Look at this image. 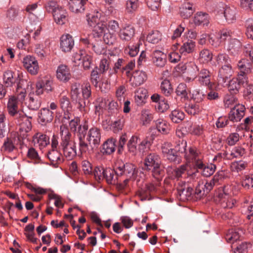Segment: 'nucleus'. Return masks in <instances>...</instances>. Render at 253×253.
<instances>
[{
    "label": "nucleus",
    "instance_id": "nucleus-44",
    "mask_svg": "<svg viewBox=\"0 0 253 253\" xmlns=\"http://www.w3.org/2000/svg\"><path fill=\"white\" fill-rule=\"evenodd\" d=\"M141 121L143 125L149 124L153 118L152 111L148 109L144 108L141 111Z\"/></svg>",
    "mask_w": 253,
    "mask_h": 253
},
{
    "label": "nucleus",
    "instance_id": "nucleus-19",
    "mask_svg": "<svg viewBox=\"0 0 253 253\" xmlns=\"http://www.w3.org/2000/svg\"><path fill=\"white\" fill-rule=\"evenodd\" d=\"M41 94H37L36 91L31 90L28 94V98L26 102L28 108L32 110H38L41 106V102L39 96Z\"/></svg>",
    "mask_w": 253,
    "mask_h": 253
},
{
    "label": "nucleus",
    "instance_id": "nucleus-41",
    "mask_svg": "<svg viewBox=\"0 0 253 253\" xmlns=\"http://www.w3.org/2000/svg\"><path fill=\"white\" fill-rule=\"evenodd\" d=\"M139 141V138L137 136H132L128 141L127 144L129 152L134 155L137 154V144Z\"/></svg>",
    "mask_w": 253,
    "mask_h": 253
},
{
    "label": "nucleus",
    "instance_id": "nucleus-13",
    "mask_svg": "<svg viewBox=\"0 0 253 253\" xmlns=\"http://www.w3.org/2000/svg\"><path fill=\"white\" fill-rule=\"evenodd\" d=\"M86 139L90 147L93 149H97L100 144L101 139L100 129L97 127L90 128L86 134Z\"/></svg>",
    "mask_w": 253,
    "mask_h": 253
},
{
    "label": "nucleus",
    "instance_id": "nucleus-28",
    "mask_svg": "<svg viewBox=\"0 0 253 253\" xmlns=\"http://www.w3.org/2000/svg\"><path fill=\"white\" fill-rule=\"evenodd\" d=\"M193 23L196 26H208L210 23V16L206 12H197L193 17Z\"/></svg>",
    "mask_w": 253,
    "mask_h": 253
},
{
    "label": "nucleus",
    "instance_id": "nucleus-24",
    "mask_svg": "<svg viewBox=\"0 0 253 253\" xmlns=\"http://www.w3.org/2000/svg\"><path fill=\"white\" fill-rule=\"evenodd\" d=\"M33 142L35 146L42 149L49 144V138L45 134L37 133L33 136Z\"/></svg>",
    "mask_w": 253,
    "mask_h": 253
},
{
    "label": "nucleus",
    "instance_id": "nucleus-4",
    "mask_svg": "<svg viewBox=\"0 0 253 253\" xmlns=\"http://www.w3.org/2000/svg\"><path fill=\"white\" fill-rule=\"evenodd\" d=\"M161 163L160 156L155 153L149 154L144 160V169L151 170L153 176L158 181L161 179L163 175Z\"/></svg>",
    "mask_w": 253,
    "mask_h": 253
},
{
    "label": "nucleus",
    "instance_id": "nucleus-53",
    "mask_svg": "<svg viewBox=\"0 0 253 253\" xmlns=\"http://www.w3.org/2000/svg\"><path fill=\"white\" fill-rule=\"evenodd\" d=\"M185 117L184 113L179 110L172 111L170 115L171 121L175 123H178L182 121Z\"/></svg>",
    "mask_w": 253,
    "mask_h": 253
},
{
    "label": "nucleus",
    "instance_id": "nucleus-52",
    "mask_svg": "<svg viewBox=\"0 0 253 253\" xmlns=\"http://www.w3.org/2000/svg\"><path fill=\"white\" fill-rule=\"evenodd\" d=\"M189 92V91L186 85L184 83L179 84L176 89L177 95L184 99L188 98V94Z\"/></svg>",
    "mask_w": 253,
    "mask_h": 253
},
{
    "label": "nucleus",
    "instance_id": "nucleus-43",
    "mask_svg": "<svg viewBox=\"0 0 253 253\" xmlns=\"http://www.w3.org/2000/svg\"><path fill=\"white\" fill-rule=\"evenodd\" d=\"M241 232V231L236 229L229 230L225 237L226 241L230 243L237 241L240 238Z\"/></svg>",
    "mask_w": 253,
    "mask_h": 253
},
{
    "label": "nucleus",
    "instance_id": "nucleus-60",
    "mask_svg": "<svg viewBox=\"0 0 253 253\" xmlns=\"http://www.w3.org/2000/svg\"><path fill=\"white\" fill-rule=\"evenodd\" d=\"M161 88L163 93L166 96H169L172 91L169 81L168 80H165L162 81L161 84Z\"/></svg>",
    "mask_w": 253,
    "mask_h": 253
},
{
    "label": "nucleus",
    "instance_id": "nucleus-29",
    "mask_svg": "<svg viewBox=\"0 0 253 253\" xmlns=\"http://www.w3.org/2000/svg\"><path fill=\"white\" fill-rule=\"evenodd\" d=\"M108 101H109V96L105 97H98L95 101V112L96 115L99 116L107 107Z\"/></svg>",
    "mask_w": 253,
    "mask_h": 253
},
{
    "label": "nucleus",
    "instance_id": "nucleus-11",
    "mask_svg": "<svg viewBox=\"0 0 253 253\" xmlns=\"http://www.w3.org/2000/svg\"><path fill=\"white\" fill-rule=\"evenodd\" d=\"M59 104L61 108L64 111V116L63 122H66V121H69L72 118V105L70 103L69 98L66 94L62 92L59 96Z\"/></svg>",
    "mask_w": 253,
    "mask_h": 253
},
{
    "label": "nucleus",
    "instance_id": "nucleus-22",
    "mask_svg": "<svg viewBox=\"0 0 253 253\" xmlns=\"http://www.w3.org/2000/svg\"><path fill=\"white\" fill-rule=\"evenodd\" d=\"M74 45L73 37L69 34L63 35L60 38V47L65 52L70 51Z\"/></svg>",
    "mask_w": 253,
    "mask_h": 253
},
{
    "label": "nucleus",
    "instance_id": "nucleus-36",
    "mask_svg": "<svg viewBox=\"0 0 253 253\" xmlns=\"http://www.w3.org/2000/svg\"><path fill=\"white\" fill-rule=\"evenodd\" d=\"M241 43L236 39H231L228 45L227 50L234 56L238 54L241 51Z\"/></svg>",
    "mask_w": 253,
    "mask_h": 253
},
{
    "label": "nucleus",
    "instance_id": "nucleus-14",
    "mask_svg": "<svg viewBox=\"0 0 253 253\" xmlns=\"http://www.w3.org/2000/svg\"><path fill=\"white\" fill-rule=\"evenodd\" d=\"M22 63L24 68L31 75H36L38 73L39 66L35 57L27 55L23 58Z\"/></svg>",
    "mask_w": 253,
    "mask_h": 253
},
{
    "label": "nucleus",
    "instance_id": "nucleus-51",
    "mask_svg": "<svg viewBox=\"0 0 253 253\" xmlns=\"http://www.w3.org/2000/svg\"><path fill=\"white\" fill-rule=\"evenodd\" d=\"M162 35L158 31H154L150 32L147 35V41L152 43H157L161 40Z\"/></svg>",
    "mask_w": 253,
    "mask_h": 253
},
{
    "label": "nucleus",
    "instance_id": "nucleus-50",
    "mask_svg": "<svg viewBox=\"0 0 253 253\" xmlns=\"http://www.w3.org/2000/svg\"><path fill=\"white\" fill-rule=\"evenodd\" d=\"M110 68V60L108 57L102 58L99 62L98 70L100 73L104 74Z\"/></svg>",
    "mask_w": 253,
    "mask_h": 253
},
{
    "label": "nucleus",
    "instance_id": "nucleus-49",
    "mask_svg": "<svg viewBox=\"0 0 253 253\" xmlns=\"http://www.w3.org/2000/svg\"><path fill=\"white\" fill-rule=\"evenodd\" d=\"M198 169H202V174L206 177H209L212 175L216 169V165L215 164H211L206 166L203 163L202 168H197Z\"/></svg>",
    "mask_w": 253,
    "mask_h": 253
},
{
    "label": "nucleus",
    "instance_id": "nucleus-27",
    "mask_svg": "<svg viewBox=\"0 0 253 253\" xmlns=\"http://www.w3.org/2000/svg\"><path fill=\"white\" fill-rule=\"evenodd\" d=\"M135 29L130 25H127L120 30L119 36L123 41H129L134 36Z\"/></svg>",
    "mask_w": 253,
    "mask_h": 253
},
{
    "label": "nucleus",
    "instance_id": "nucleus-8",
    "mask_svg": "<svg viewBox=\"0 0 253 253\" xmlns=\"http://www.w3.org/2000/svg\"><path fill=\"white\" fill-rule=\"evenodd\" d=\"M231 192L232 186L227 185L218 194L220 203L222 208L231 209L234 207L235 201L231 197Z\"/></svg>",
    "mask_w": 253,
    "mask_h": 253
},
{
    "label": "nucleus",
    "instance_id": "nucleus-38",
    "mask_svg": "<svg viewBox=\"0 0 253 253\" xmlns=\"http://www.w3.org/2000/svg\"><path fill=\"white\" fill-rule=\"evenodd\" d=\"M116 141L111 138L106 140L102 146L103 153L106 154H111L115 151Z\"/></svg>",
    "mask_w": 253,
    "mask_h": 253
},
{
    "label": "nucleus",
    "instance_id": "nucleus-39",
    "mask_svg": "<svg viewBox=\"0 0 253 253\" xmlns=\"http://www.w3.org/2000/svg\"><path fill=\"white\" fill-rule=\"evenodd\" d=\"M47 157L51 163L55 165L61 162V154L57 149H51L48 151Z\"/></svg>",
    "mask_w": 253,
    "mask_h": 253
},
{
    "label": "nucleus",
    "instance_id": "nucleus-57",
    "mask_svg": "<svg viewBox=\"0 0 253 253\" xmlns=\"http://www.w3.org/2000/svg\"><path fill=\"white\" fill-rule=\"evenodd\" d=\"M248 164L244 161L234 162L231 165V169L232 171L239 172L245 169Z\"/></svg>",
    "mask_w": 253,
    "mask_h": 253
},
{
    "label": "nucleus",
    "instance_id": "nucleus-64",
    "mask_svg": "<svg viewBox=\"0 0 253 253\" xmlns=\"http://www.w3.org/2000/svg\"><path fill=\"white\" fill-rule=\"evenodd\" d=\"M224 106L226 108H229L233 105H236L237 104V99L233 95H226L224 97Z\"/></svg>",
    "mask_w": 253,
    "mask_h": 253
},
{
    "label": "nucleus",
    "instance_id": "nucleus-56",
    "mask_svg": "<svg viewBox=\"0 0 253 253\" xmlns=\"http://www.w3.org/2000/svg\"><path fill=\"white\" fill-rule=\"evenodd\" d=\"M242 185L246 189L253 187V174H249L243 176Z\"/></svg>",
    "mask_w": 253,
    "mask_h": 253
},
{
    "label": "nucleus",
    "instance_id": "nucleus-6",
    "mask_svg": "<svg viewBox=\"0 0 253 253\" xmlns=\"http://www.w3.org/2000/svg\"><path fill=\"white\" fill-rule=\"evenodd\" d=\"M115 173L118 176L125 175L128 178L133 177L136 174L134 165L130 163L125 164L122 160H117L114 166Z\"/></svg>",
    "mask_w": 253,
    "mask_h": 253
},
{
    "label": "nucleus",
    "instance_id": "nucleus-26",
    "mask_svg": "<svg viewBox=\"0 0 253 253\" xmlns=\"http://www.w3.org/2000/svg\"><path fill=\"white\" fill-rule=\"evenodd\" d=\"M55 22L58 25H63L68 21V14L67 11L61 7L54 11L53 14Z\"/></svg>",
    "mask_w": 253,
    "mask_h": 253
},
{
    "label": "nucleus",
    "instance_id": "nucleus-59",
    "mask_svg": "<svg viewBox=\"0 0 253 253\" xmlns=\"http://www.w3.org/2000/svg\"><path fill=\"white\" fill-rule=\"evenodd\" d=\"M228 178V173L225 170L218 171L213 177L217 184H220L224 179Z\"/></svg>",
    "mask_w": 253,
    "mask_h": 253
},
{
    "label": "nucleus",
    "instance_id": "nucleus-55",
    "mask_svg": "<svg viewBox=\"0 0 253 253\" xmlns=\"http://www.w3.org/2000/svg\"><path fill=\"white\" fill-rule=\"evenodd\" d=\"M190 168L187 163L180 166L179 167L173 170L172 174L174 178H178L182 176Z\"/></svg>",
    "mask_w": 253,
    "mask_h": 253
},
{
    "label": "nucleus",
    "instance_id": "nucleus-20",
    "mask_svg": "<svg viewBox=\"0 0 253 253\" xmlns=\"http://www.w3.org/2000/svg\"><path fill=\"white\" fill-rule=\"evenodd\" d=\"M56 76L59 81L63 83L68 82L71 78L70 69L64 64H61L58 66Z\"/></svg>",
    "mask_w": 253,
    "mask_h": 253
},
{
    "label": "nucleus",
    "instance_id": "nucleus-9",
    "mask_svg": "<svg viewBox=\"0 0 253 253\" xmlns=\"http://www.w3.org/2000/svg\"><path fill=\"white\" fill-rule=\"evenodd\" d=\"M203 155L196 147H190L184 154V158L188 163H193L197 168H202Z\"/></svg>",
    "mask_w": 253,
    "mask_h": 253
},
{
    "label": "nucleus",
    "instance_id": "nucleus-61",
    "mask_svg": "<svg viewBox=\"0 0 253 253\" xmlns=\"http://www.w3.org/2000/svg\"><path fill=\"white\" fill-rule=\"evenodd\" d=\"M79 149L81 153L83 154L92 153L95 149L90 147L89 144H87L81 138H80Z\"/></svg>",
    "mask_w": 253,
    "mask_h": 253
},
{
    "label": "nucleus",
    "instance_id": "nucleus-30",
    "mask_svg": "<svg viewBox=\"0 0 253 253\" xmlns=\"http://www.w3.org/2000/svg\"><path fill=\"white\" fill-rule=\"evenodd\" d=\"M195 10L192 3L184 2L179 8V13L181 17L187 19L192 15Z\"/></svg>",
    "mask_w": 253,
    "mask_h": 253
},
{
    "label": "nucleus",
    "instance_id": "nucleus-25",
    "mask_svg": "<svg viewBox=\"0 0 253 253\" xmlns=\"http://www.w3.org/2000/svg\"><path fill=\"white\" fill-rule=\"evenodd\" d=\"M148 97L147 90L143 87H140L135 92V102L137 106H142L146 103Z\"/></svg>",
    "mask_w": 253,
    "mask_h": 253
},
{
    "label": "nucleus",
    "instance_id": "nucleus-10",
    "mask_svg": "<svg viewBox=\"0 0 253 253\" xmlns=\"http://www.w3.org/2000/svg\"><path fill=\"white\" fill-rule=\"evenodd\" d=\"M14 119L19 126L21 135L24 136L27 132L31 130L32 116H27L24 112L19 116L16 117Z\"/></svg>",
    "mask_w": 253,
    "mask_h": 253
},
{
    "label": "nucleus",
    "instance_id": "nucleus-63",
    "mask_svg": "<svg viewBox=\"0 0 253 253\" xmlns=\"http://www.w3.org/2000/svg\"><path fill=\"white\" fill-rule=\"evenodd\" d=\"M245 153V149L242 147L237 146L234 147L231 152L230 157L229 159L239 158L242 156Z\"/></svg>",
    "mask_w": 253,
    "mask_h": 253
},
{
    "label": "nucleus",
    "instance_id": "nucleus-35",
    "mask_svg": "<svg viewBox=\"0 0 253 253\" xmlns=\"http://www.w3.org/2000/svg\"><path fill=\"white\" fill-rule=\"evenodd\" d=\"M15 84H16L17 85V94H18V91L20 92L22 89H24L22 88L26 84H27L28 86L32 85V83L30 81L28 82L27 79L25 78L22 73H17L16 77Z\"/></svg>",
    "mask_w": 253,
    "mask_h": 253
},
{
    "label": "nucleus",
    "instance_id": "nucleus-37",
    "mask_svg": "<svg viewBox=\"0 0 253 253\" xmlns=\"http://www.w3.org/2000/svg\"><path fill=\"white\" fill-rule=\"evenodd\" d=\"M53 112L49 109L42 108L41 110L39 117L40 122L42 123V125L51 122L53 118Z\"/></svg>",
    "mask_w": 253,
    "mask_h": 253
},
{
    "label": "nucleus",
    "instance_id": "nucleus-34",
    "mask_svg": "<svg viewBox=\"0 0 253 253\" xmlns=\"http://www.w3.org/2000/svg\"><path fill=\"white\" fill-rule=\"evenodd\" d=\"M16 75H14V73L11 70L7 69L5 70L3 74V81L4 84L6 86H12L16 82Z\"/></svg>",
    "mask_w": 253,
    "mask_h": 253
},
{
    "label": "nucleus",
    "instance_id": "nucleus-46",
    "mask_svg": "<svg viewBox=\"0 0 253 253\" xmlns=\"http://www.w3.org/2000/svg\"><path fill=\"white\" fill-rule=\"evenodd\" d=\"M152 139L148 140L147 139H145L141 141H139L137 147V153H139L140 154H143L144 153L149 150L152 143Z\"/></svg>",
    "mask_w": 253,
    "mask_h": 253
},
{
    "label": "nucleus",
    "instance_id": "nucleus-54",
    "mask_svg": "<svg viewBox=\"0 0 253 253\" xmlns=\"http://www.w3.org/2000/svg\"><path fill=\"white\" fill-rule=\"evenodd\" d=\"M138 6V0H127L126 3V11L128 13H132L137 10Z\"/></svg>",
    "mask_w": 253,
    "mask_h": 253
},
{
    "label": "nucleus",
    "instance_id": "nucleus-5",
    "mask_svg": "<svg viewBox=\"0 0 253 253\" xmlns=\"http://www.w3.org/2000/svg\"><path fill=\"white\" fill-rule=\"evenodd\" d=\"M26 96V90L22 89L20 92L18 91V94L9 97L7 104V111L9 115L14 119L24 113L22 109H19V106H22Z\"/></svg>",
    "mask_w": 253,
    "mask_h": 253
},
{
    "label": "nucleus",
    "instance_id": "nucleus-17",
    "mask_svg": "<svg viewBox=\"0 0 253 253\" xmlns=\"http://www.w3.org/2000/svg\"><path fill=\"white\" fill-rule=\"evenodd\" d=\"M87 0H69L67 6L69 10L76 14L83 13L85 10V4Z\"/></svg>",
    "mask_w": 253,
    "mask_h": 253
},
{
    "label": "nucleus",
    "instance_id": "nucleus-7",
    "mask_svg": "<svg viewBox=\"0 0 253 253\" xmlns=\"http://www.w3.org/2000/svg\"><path fill=\"white\" fill-rule=\"evenodd\" d=\"M178 68L184 74L183 79L186 82L194 81L197 77L198 69L194 62L190 61L180 64L178 65Z\"/></svg>",
    "mask_w": 253,
    "mask_h": 253
},
{
    "label": "nucleus",
    "instance_id": "nucleus-12",
    "mask_svg": "<svg viewBox=\"0 0 253 253\" xmlns=\"http://www.w3.org/2000/svg\"><path fill=\"white\" fill-rule=\"evenodd\" d=\"M248 82V77L237 75L236 77L232 78L228 83V89L232 94L237 93L242 86H244Z\"/></svg>",
    "mask_w": 253,
    "mask_h": 253
},
{
    "label": "nucleus",
    "instance_id": "nucleus-2",
    "mask_svg": "<svg viewBox=\"0 0 253 253\" xmlns=\"http://www.w3.org/2000/svg\"><path fill=\"white\" fill-rule=\"evenodd\" d=\"M60 134L61 146L64 156L69 160L73 159L77 154L76 148L75 143L72 139V134L66 125L63 124L60 126Z\"/></svg>",
    "mask_w": 253,
    "mask_h": 253
},
{
    "label": "nucleus",
    "instance_id": "nucleus-42",
    "mask_svg": "<svg viewBox=\"0 0 253 253\" xmlns=\"http://www.w3.org/2000/svg\"><path fill=\"white\" fill-rule=\"evenodd\" d=\"M100 37H96L97 39L95 42H92V49L94 52L98 54H104L106 51L105 48L102 44V42L100 39ZM95 38L96 37H94Z\"/></svg>",
    "mask_w": 253,
    "mask_h": 253
},
{
    "label": "nucleus",
    "instance_id": "nucleus-33",
    "mask_svg": "<svg viewBox=\"0 0 253 253\" xmlns=\"http://www.w3.org/2000/svg\"><path fill=\"white\" fill-rule=\"evenodd\" d=\"M234 71L230 64H227L222 66L219 70L218 77L224 82L230 78L233 74Z\"/></svg>",
    "mask_w": 253,
    "mask_h": 253
},
{
    "label": "nucleus",
    "instance_id": "nucleus-1",
    "mask_svg": "<svg viewBox=\"0 0 253 253\" xmlns=\"http://www.w3.org/2000/svg\"><path fill=\"white\" fill-rule=\"evenodd\" d=\"M91 94V87L89 84H85L82 87L77 83L71 85L70 97L72 101L76 104L77 108L83 115L88 111L85 100L89 98Z\"/></svg>",
    "mask_w": 253,
    "mask_h": 253
},
{
    "label": "nucleus",
    "instance_id": "nucleus-58",
    "mask_svg": "<svg viewBox=\"0 0 253 253\" xmlns=\"http://www.w3.org/2000/svg\"><path fill=\"white\" fill-rule=\"evenodd\" d=\"M185 110L188 114L195 115L200 113L201 108L199 104L190 103L186 106Z\"/></svg>",
    "mask_w": 253,
    "mask_h": 253
},
{
    "label": "nucleus",
    "instance_id": "nucleus-23",
    "mask_svg": "<svg viewBox=\"0 0 253 253\" xmlns=\"http://www.w3.org/2000/svg\"><path fill=\"white\" fill-rule=\"evenodd\" d=\"M237 68L240 71L238 75L247 76V74L252 72L253 64L246 58L240 59L237 63Z\"/></svg>",
    "mask_w": 253,
    "mask_h": 253
},
{
    "label": "nucleus",
    "instance_id": "nucleus-15",
    "mask_svg": "<svg viewBox=\"0 0 253 253\" xmlns=\"http://www.w3.org/2000/svg\"><path fill=\"white\" fill-rule=\"evenodd\" d=\"M162 152L164 156L170 162L179 163V159L178 154L174 149L172 148L170 143H164L162 146Z\"/></svg>",
    "mask_w": 253,
    "mask_h": 253
},
{
    "label": "nucleus",
    "instance_id": "nucleus-40",
    "mask_svg": "<svg viewBox=\"0 0 253 253\" xmlns=\"http://www.w3.org/2000/svg\"><path fill=\"white\" fill-rule=\"evenodd\" d=\"M156 125L158 130L163 134H167L170 131L169 124L165 120L161 119L157 120Z\"/></svg>",
    "mask_w": 253,
    "mask_h": 253
},
{
    "label": "nucleus",
    "instance_id": "nucleus-45",
    "mask_svg": "<svg viewBox=\"0 0 253 253\" xmlns=\"http://www.w3.org/2000/svg\"><path fill=\"white\" fill-rule=\"evenodd\" d=\"M195 46V42L192 41H188L184 42L181 46L179 52L181 54H186L193 51Z\"/></svg>",
    "mask_w": 253,
    "mask_h": 253
},
{
    "label": "nucleus",
    "instance_id": "nucleus-31",
    "mask_svg": "<svg viewBox=\"0 0 253 253\" xmlns=\"http://www.w3.org/2000/svg\"><path fill=\"white\" fill-rule=\"evenodd\" d=\"M224 16L228 23H234L237 17V9L233 6H226L224 8Z\"/></svg>",
    "mask_w": 253,
    "mask_h": 253
},
{
    "label": "nucleus",
    "instance_id": "nucleus-48",
    "mask_svg": "<svg viewBox=\"0 0 253 253\" xmlns=\"http://www.w3.org/2000/svg\"><path fill=\"white\" fill-rule=\"evenodd\" d=\"M199 81L203 85L210 84L209 71L206 69H202L199 74Z\"/></svg>",
    "mask_w": 253,
    "mask_h": 253
},
{
    "label": "nucleus",
    "instance_id": "nucleus-32",
    "mask_svg": "<svg viewBox=\"0 0 253 253\" xmlns=\"http://www.w3.org/2000/svg\"><path fill=\"white\" fill-rule=\"evenodd\" d=\"M152 61L156 66L162 67L166 63V55L160 50H155L152 54Z\"/></svg>",
    "mask_w": 253,
    "mask_h": 253
},
{
    "label": "nucleus",
    "instance_id": "nucleus-16",
    "mask_svg": "<svg viewBox=\"0 0 253 253\" xmlns=\"http://www.w3.org/2000/svg\"><path fill=\"white\" fill-rule=\"evenodd\" d=\"M52 81L47 78H44L39 80L36 84V92L37 94H42L44 91L49 92L52 90Z\"/></svg>",
    "mask_w": 253,
    "mask_h": 253
},
{
    "label": "nucleus",
    "instance_id": "nucleus-62",
    "mask_svg": "<svg viewBox=\"0 0 253 253\" xmlns=\"http://www.w3.org/2000/svg\"><path fill=\"white\" fill-rule=\"evenodd\" d=\"M103 34H104L103 40L106 44L112 45L115 43L117 40L115 34L111 33L109 31L107 33L104 32Z\"/></svg>",
    "mask_w": 253,
    "mask_h": 253
},
{
    "label": "nucleus",
    "instance_id": "nucleus-21",
    "mask_svg": "<svg viewBox=\"0 0 253 253\" xmlns=\"http://www.w3.org/2000/svg\"><path fill=\"white\" fill-rule=\"evenodd\" d=\"M147 76L145 72L141 70H136L133 73L129 82L131 85L137 86L143 84L147 80Z\"/></svg>",
    "mask_w": 253,
    "mask_h": 253
},
{
    "label": "nucleus",
    "instance_id": "nucleus-3",
    "mask_svg": "<svg viewBox=\"0 0 253 253\" xmlns=\"http://www.w3.org/2000/svg\"><path fill=\"white\" fill-rule=\"evenodd\" d=\"M88 25L93 27V37H101L107 30V24L104 21V17L101 12L94 10L86 14Z\"/></svg>",
    "mask_w": 253,
    "mask_h": 253
},
{
    "label": "nucleus",
    "instance_id": "nucleus-47",
    "mask_svg": "<svg viewBox=\"0 0 253 253\" xmlns=\"http://www.w3.org/2000/svg\"><path fill=\"white\" fill-rule=\"evenodd\" d=\"M212 53L207 49L202 50L199 54V61L203 63H207L212 59Z\"/></svg>",
    "mask_w": 253,
    "mask_h": 253
},
{
    "label": "nucleus",
    "instance_id": "nucleus-18",
    "mask_svg": "<svg viewBox=\"0 0 253 253\" xmlns=\"http://www.w3.org/2000/svg\"><path fill=\"white\" fill-rule=\"evenodd\" d=\"M245 107L238 104L231 109L228 114V119L233 122H238L241 121L245 115Z\"/></svg>",
    "mask_w": 253,
    "mask_h": 253
}]
</instances>
